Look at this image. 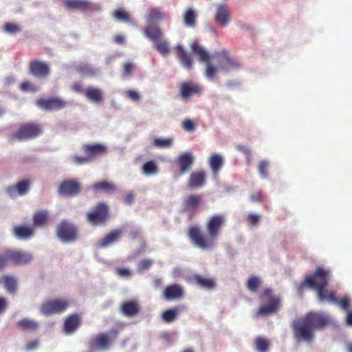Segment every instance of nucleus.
<instances>
[{"label":"nucleus","instance_id":"f257e3e1","mask_svg":"<svg viewBox=\"0 0 352 352\" xmlns=\"http://www.w3.org/2000/svg\"><path fill=\"white\" fill-rule=\"evenodd\" d=\"M332 324L331 317L323 311H309L295 321L292 325L294 336L296 340L311 342L314 331L323 330Z\"/></svg>","mask_w":352,"mask_h":352},{"label":"nucleus","instance_id":"f03ea898","mask_svg":"<svg viewBox=\"0 0 352 352\" xmlns=\"http://www.w3.org/2000/svg\"><path fill=\"white\" fill-rule=\"evenodd\" d=\"M225 223L226 217L224 214H213L209 217L206 223L207 234H204L199 227L193 226L189 228L188 236L192 243L199 248L201 250L211 248L214 247V241L219 236Z\"/></svg>","mask_w":352,"mask_h":352},{"label":"nucleus","instance_id":"7ed1b4c3","mask_svg":"<svg viewBox=\"0 0 352 352\" xmlns=\"http://www.w3.org/2000/svg\"><path fill=\"white\" fill-rule=\"evenodd\" d=\"M259 298L262 304L255 313L256 317L270 316L278 311L280 298L274 294L271 289H265L259 296Z\"/></svg>","mask_w":352,"mask_h":352},{"label":"nucleus","instance_id":"20e7f679","mask_svg":"<svg viewBox=\"0 0 352 352\" xmlns=\"http://www.w3.org/2000/svg\"><path fill=\"white\" fill-rule=\"evenodd\" d=\"M43 131L41 124L33 122L23 123L20 124L18 129L10 135L9 140L11 142L32 140L40 136Z\"/></svg>","mask_w":352,"mask_h":352},{"label":"nucleus","instance_id":"39448f33","mask_svg":"<svg viewBox=\"0 0 352 352\" xmlns=\"http://www.w3.org/2000/svg\"><path fill=\"white\" fill-rule=\"evenodd\" d=\"M71 305V301L65 298H55L44 301L40 307L42 314L46 316L60 314L65 311Z\"/></svg>","mask_w":352,"mask_h":352},{"label":"nucleus","instance_id":"423d86ee","mask_svg":"<svg viewBox=\"0 0 352 352\" xmlns=\"http://www.w3.org/2000/svg\"><path fill=\"white\" fill-rule=\"evenodd\" d=\"M329 279V271L322 267H317L314 273L305 277L303 285L311 289H319L326 287Z\"/></svg>","mask_w":352,"mask_h":352},{"label":"nucleus","instance_id":"0eeeda50","mask_svg":"<svg viewBox=\"0 0 352 352\" xmlns=\"http://www.w3.org/2000/svg\"><path fill=\"white\" fill-rule=\"evenodd\" d=\"M191 50L198 56L200 62L206 63L205 75L208 79L212 80L217 73L218 68L210 63L211 57L208 52L201 46L197 41H194L192 43Z\"/></svg>","mask_w":352,"mask_h":352},{"label":"nucleus","instance_id":"6e6552de","mask_svg":"<svg viewBox=\"0 0 352 352\" xmlns=\"http://www.w3.org/2000/svg\"><path fill=\"white\" fill-rule=\"evenodd\" d=\"M109 217V208L104 203L97 204L91 211L87 213V219L93 226L104 224Z\"/></svg>","mask_w":352,"mask_h":352},{"label":"nucleus","instance_id":"1a4fd4ad","mask_svg":"<svg viewBox=\"0 0 352 352\" xmlns=\"http://www.w3.org/2000/svg\"><path fill=\"white\" fill-rule=\"evenodd\" d=\"M56 234L58 238L64 242L74 241L78 236L76 227L66 221H63L58 225Z\"/></svg>","mask_w":352,"mask_h":352},{"label":"nucleus","instance_id":"9d476101","mask_svg":"<svg viewBox=\"0 0 352 352\" xmlns=\"http://www.w3.org/2000/svg\"><path fill=\"white\" fill-rule=\"evenodd\" d=\"M214 56L217 58L219 63V69L228 72L232 69L239 68L240 63L229 55V52L224 50L216 52Z\"/></svg>","mask_w":352,"mask_h":352},{"label":"nucleus","instance_id":"9b49d317","mask_svg":"<svg viewBox=\"0 0 352 352\" xmlns=\"http://www.w3.org/2000/svg\"><path fill=\"white\" fill-rule=\"evenodd\" d=\"M81 185L76 179H67L62 182L58 188L59 195L64 197H73L79 194Z\"/></svg>","mask_w":352,"mask_h":352},{"label":"nucleus","instance_id":"f8f14e48","mask_svg":"<svg viewBox=\"0 0 352 352\" xmlns=\"http://www.w3.org/2000/svg\"><path fill=\"white\" fill-rule=\"evenodd\" d=\"M36 105L45 111H58L65 108L67 102L58 97L49 99H38L36 102Z\"/></svg>","mask_w":352,"mask_h":352},{"label":"nucleus","instance_id":"ddd939ff","mask_svg":"<svg viewBox=\"0 0 352 352\" xmlns=\"http://www.w3.org/2000/svg\"><path fill=\"white\" fill-rule=\"evenodd\" d=\"M7 256L8 263L11 262L16 265H26L32 259V256L30 253L16 249H8Z\"/></svg>","mask_w":352,"mask_h":352},{"label":"nucleus","instance_id":"4468645a","mask_svg":"<svg viewBox=\"0 0 352 352\" xmlns=\"http://www.w3.org/2000/svg\"><path fill=\"white\" fill-rule=\"evenodd\" d=\"M201 87L192 82H183L179 85V96L184 100H188L194 95L201 93Z\"/></svg>","mask_w":352,"mask_h":352},{"label":"nucleus","instance_id":"2eb2a0df","mask_svg":"<svg viewBox=\"0 0 352 352\" xmlns=\"http://www.w3.org/2000/svg\"><path fill=\"white\" fill-rule=\"evenodd\" d=\"M30 73L36 78H45L50 73L49 65L41 60H33L29 64Z\"/></svg>","mask_w":352,"mask_h":352},{"label":"nucleus","instance_id":"dca6fc26","mask_svg":"<svg viewBox=\"0 0 352 352\" xmlns=\"http://www.w3.org/2000/svg\"><path fill=\"white\" fill-rule=\"evenodd\" d=\"M65 7L68 10H79L81 12L95 10L92 3L87 0H62Z\"/></svg>","mask_w":352,"mask_h":352},{"label":"nucleus","instance_id":"f3484780","mask_svg":"<svg viewBox=\"0 0 352 352\" xmlns=\"http://www.w3.org/2000/svg\"><path fill=\"white\" fill-rule=\"evenodd\" d=\"M30 181L23 179L16 183L15 185L7 187L6 192L11 197L25 195L30 190Z\"/></svg>","mask_w":352,"mask_h":352},{"label":"nucleus","instance_id":"a211bd4d","mask_svg":"<svg viewBox=\"0 0 352 352\" xmlns=\"http://www.w3.org/2000/svg\"><path fill=\"white\" fill-rule=\"evenodd\" d=\"M207 175L204 170H198L192 172L188 182V186L190 189H198L205 186Z\"/></svg>","mask_w":352,"mask_h":352},{"label":"nucleus","instance_id":"6ab92c4d","mask_svg":"<svg viewBox=\"0 0 352 352\" xmlns=\"http://www.w3.org/2000/svg\"><path fill=\"white\" fill-rule=\"evenodd\" d=\"M176 163L179 166V174L184 175L191 169L194 163V157L191 153H183L179 155Z\"/></svg>","mask_w":352,"mask_h":352},{"label":"nucleus","instance_id":"aec40b11","mask_svg":"<svg viewBox=\"0 0 352 352\" xmlns=\"http://www.w3.org/2000/svg\"><path fill=\"white\" fill-rule=\"evenodd\" d=\"M120 309L124 316L131 318L140 312L141 307L137 300H130L123 302Z\"/></svg>","mask_w":352,"mask_h":352},{"label":"nucleus","instance_id":"412c9836","mask_svg":"<svg viewBox=\"0 0 352 352\" xmlns=\"http://www.w3.org/2000/svg\"><path fill=\"white\" fill-rule=\"evenodd\" d=\"M188 281L208 290L213 289L216 286L215 280L213 278H207L199 274H193L190 276Z\"/></svg>","mask_w":352,"mask_h":352},{"label":"nucleus","instance_id":"4be33fe9","mask_svg":"<svg viewBox=\"0 0 352 352\" xmlns=\"http://www.w3.org/2000/svg\"><path fill=\"white\" fill-rule=\"evenodd\" d=\"M215 21L221 26L227 25L230 19L229 7L226 4H220L217 7L214 16Z\"/></svg>","mask_w":352,"mask_h":352},{"label":"nucleus","instance_id":"5701e85b","mask_svg":"<svg viewBox=\"0 0 352 352\" xmlns=\"http://www.w3.org/2000/svg\"><path fill=\"white\" fill-rule=\"evenodd\" d=\"M81 324V318L79 314H73L69 315L64 322V331L67 333L76 331Z\"/></svg>","mask_w":352,"mask_h":352},{"label":"nucleus","instance_id":"b1692460","mask_svg":"<svg viewBox=\"0 0 352 352\" xmlns=\"http://www.w3.org/2000/svg\"><path fill=\"white\" fill-rule=\"evenodd\" d=\"M163 294L164 298L168 300L181 298L184 296L182 287L178 284H173L167 286Z\"/></svg>","mask_w":352,"mask_h":352},{"label":"nucleus","instance_id":"393cba45","mask_svg":"<svg viewBox=\"0 0 352 352\" xmlns=\"http://www.w3.org/2000/svg\"><path fill=\"white\" fill-rule=\"evenodd\" d=\"M123 233L121 229H116L111 230L104 237H103L98 243V247L101 248H106L117 241Z\"/></svg>","mask_w":352,"mask_h":352},{"label":"nucleus","instance_id":"a878e982","mask_svg":"<svg viewBox=\"0 0 352 352\" xmlns=\"http://www.w3.org/2000/svg\"><path fill=\"white\" fill-rule=\"evenodd\" d=\"M82 149L90 160L95 156L104 154L107 151L106 147L101 144H85L82 146Z\"/></svg>","mask_w":352,"mask_h":352},{"label":"nucleus","instance_id":"bb28decb","mask_svg":"<svg viewBox=\"0 0 352 352\" xmlns=\"http://www.w3.org/2000/svg\"><path fill=\"white\" fill-rule=\"evenodd\" d=\"M177 58L182 65L188 70L192 67V58L190 54L187 53L181 45L175 47Z\"/></svg>","mask_w":352,"mask_h":352},{"label":"nucleus","instance_id":"cd10ccee","mask_svg":"<svg viewBox=\"0 0 352 352\" xmlns=\"http://www.w3.org/2000/svg\"><path fill=\"white\" fill-rule=\"evenodd\" d=\"M3 285L8 293L14 295L17 291V280L14 276L3 275L0 276V285Z\"/></svg>","mask_w":352,"mask_h":352},{"label":"nucleus","instance_id":"c85d7f7f","mask_svg":"<svg viewBox=\"0 0 352 352\" xmlns=\"http://www.w3.org/2000/svg\"><path fill=\"white\" fill-rule=\"evenodd\" d=\"M317 296L320 302L327 301L331 303H337L338 298L336 296V293L333 291H329L326 287H322L316 290Z\"/></svg>","mask_w":352,"mask_h":352},{"label":"nucleus","instance_id":"c756f323","mask_svg":"<svg viewBox=\"0 0 352 352\" xmlns=\"http://www.w3.org/2000/svg\"><path fill=\"white\" fill-rule=\"evenodd\" d=\"M203 202V197L199 194H192L185 198L184 205L186 210H195Z\"/></svg>","mask_w":352,"mask_h":352},{"label":"nucleus","instance_id":"7c9ffc66","mask_svg":"<svg viewBox=\"0 0 352 352\" xmlns=\"http://www.w3.org/2000/svg\"><path fill=\"white\" fill-rule=\"evenodd\" d=\"M144 34L151 41L156 43L163 36V32L158 25H149L144 28Z\"/></svg>","mask_w":352,"mask_h":352},{"label":"nucleus","instance_id":"2f4dec72","mask_svg":"<svg viewBox=\"0 0 352 352\" xmlns=\"http://www.w3.org/2000/svg\"><path fill=\"white\" fill-rule=\"evenodd\" d=\"M85 96L95 103H101L104 99L102 90L97 87H88L85 91Z\"/></svg>","mask_w":352,"mask_h":352},{"label":"nucleus","instance_id":"473e14b6","mask_svg":"<svg viewBox=\"0 0 352 352\" xmlns=\"http://www.w3.org/2000/svg\"><path fill=\"white\" fill-rule=\"evenodd\" d=\"M33 228L26 226H17L14 228V235L21 239H27L33 235Z\"/></svg>","mask_w":352,"mask_h":352},{"label":"nucleus","instance_id":"72a5a7b5","mask_svg":"<svg viewBox=\"0 0 352 352\" xmlns=\"http://www.w3.org/2000/svg\"><path fill=\"white\" fill-rule=\"evenodd\" d=\"M223 164V159L221 155L213 153L209 159V165L212 172L217 174L222 168Z\"/></svg>","mask_w":352,"mask_h":352},{"label":"nucleus","instance_id":"f704fd0d","mask_svg":"<svg viewBox=\"0 0 352 352\" xmlns=\"http://www.w3.org/2000/svg\"><path fill=\"white\" fill-rule=\"evenodd\" d=\"M166 17V14L160 8H151L148 10V15L146 16V21L151 24L156 21L164 19Z\"/></svg>","mask_w":352,"mask_h":352},{"label":"nucleus","instance_id":"c9c22d12","mask_svg":"<svg viewBox=\"0 0 352 352\" xmlns=\"http://www.w3.org/2000/svg\"><path fill=\"white\" fill-rule=\"evenodd\" d=\"M17 326L24 331H35L38 329L39 324L36 320L23 318L18 322Z\"/></svg>","mask_w":352,"mask_h":352},{"label":"nucleus","instance_id":"e433bc0d","mask_svg":"<svg viewBox=\"0 0 352 352\" xmlns=\"http://www.w3.org/2000/svg\"><path fill=\"white\" fill-rule=\"evenodd\" d=\"M109 344V338L105 333H100L97 335L92 342L91 346H96L100 349H105L108 347Z\"/></svg>","mask_w":352,"mask_h":352},{"label":"nucleus","instance_id":"4c0bfd02","mask_svg":"<svg viewBox=\"0 0 352 352\" xmlns=\"http://www.w3.org/2000/svg\"><path fill=\"white\" fill-rule=\"evenodd\" d=\"M112 16L118 21L129 23H132L130 14L123 8H118L115 10L112 13Z\"/></svg>","mask_w":352,"mask_h":352},{"label":"nucleus","instance_id":"58836bf2","mask_svg":"<svg viewBox=\"0 0 352 352\" xmlns=\"http://www.w3.org/2000/svg\"><path fill=\"white\" fill-rule=\"evenodd\" d=\"M48 219L47 210H40L34 213L33 216V224L34 227L43 226Z\"/></svg>","mask_w":352,"mask_h":352},{"label":"nucleus","instance_id":"ea45409f","mask_svg":"<svg viewBox=\"0 0 352 352\" xmlns=\"http://www.w3.org/2000/svg\"><path fill=\"white\" fill-rule=\"evenodd\" d=\"M262 283L263 281L259 277L252 275L249 277V278L247 280L246 287L248 290L255 293L258 292Z\"/></svg>","mask_w":352,"mask_h":352},{"label":"nucleus","instance_id":"a19ab883","mask_svg":"<svg viewBox=\"0 0 352 352\" xmlns=\"http://www.w3.org/2000/svg\"><path fill=\"white\" fill-rule=\"evenodd\" d=\"M197 14L192 8H188L184 14V24L187 27L194 28L196 25Z\"/></svg>","mask_w":352,"mask_h":352},{"label":"nucleus","instance_id":"79ce46f5","mask_svg":"<svg viewBox=\"0 0 352 352\" xmlns=\"http://www.w3.org/2000/svg\"><path fill=\"white\" fill-rule=\"evenodd\" d=\"M179 311L180 309L177 306L166 309L162 313V318L164 322L170 323L175 320Z\"/></svg>","mask_w":352,"mask_h":352},{"label":"nucleus","instance_id":"37998d69","mask_svg":"<svg viewBox=\"0 0 352 352\" xmlns=\"http://www.w3.org/2000/svg\"><path fill=\"white\" fill-rule=\"evenodd\" d=\"M93 188L96 191L111 192L116 190V186L112 183H109L106 181H102L94 184Z\"/></svg>","mask_w":352,"mask_h":352},{"label":"nucleus","instance_id":"c03bdc74","mask_svg":"<svg viewBox=\"0 0 352 352\" xmlns=\"http://www.w3.org/2000/svg\"><path fill=\"white\" fill-rule=\"evenodd\" d=\"M254 344L258 352H267L270 344L268 340L262 337H257L254 340Z\"/></svg>","mask_w":352,"mask_h":352},{"label":"nucleus","instance_id":"a18cd8bd","mask_svg":"<svg viewBox=\"0 0 352 352\" xmlns=\"http://www.w3.org/2000/svg\"><path fill=\"white\" fill-rule=\"evenodd\" d=\"M142 170L144 174L151 175L157 173L158 168L153 161H148L143 165Z\"/></svg>","mask_w":352,"mask_h":352},{"label":"nucleus","instance_id":"49530a36","mask_svg":"<svg viewBox=\"0 0 352 352\" xmlns=\"http://www.w3.org/2000/svg\"><path fill=\"white\" fill-rule=\"evenodd\" d=\"M269 167L270 163L267 160H262L259 162L258 166V170L261 177L263 179H267L269 176Z\"/></svg>","mask_w":352,"mask_h":352},{"label":"nucleus","instance_id":"de8ad7c7","mask_svg":"<svg viewBox=\"0 0 352 352\" xmlns=\"http://www.w3.org/2000/svg\"><path fill=\"white\" fill-rule=\"evenodd\" d=\"M155 47L162 55H167L170 52L169 44L166 41H157Z\"/></svg>","mask_w":352,"mask_h":352},{"label":"nucleus","instance_id":"09e8293b","mask_svg":"<svg viewBox=\"0 0 352 352\" xmlns=\"http://www.w3.org/2000/svg\"><path fill=\"white\" fill-rule=\"evenodd\" d=\"M173 142V138H156L153 142V145L158 148H168L172 145Z\"/></svg>","mask_w":352,"mask_h":352},{"label":"nucleus","instance_id":"8fccbe9b","mask_svg":"<svg viewBox=\"0 0 352 352\" xmlns=\"http://www.w3.org/2000/svg\"><path fill=\"white\" fill-rule=\"evenodd\" d=\"M4 31L10 34H15L21 30V27L14 23H6L3 27Z\"/></svg>","mask_w":352,"mask_h":352},{"label":"nucleus","instance_id":"3c124183","mask_svg":"<svg viewBox=\"0 0 352 352\" xmlns=\"http://www.w3.org/2000/svg\"><path fill=\"white\" fill-rule=\"evenodd\" d=\"M236 148L239 151L243 153L245 155L248 164H250L251 161H252V156H251V151H250V149L248 147H247L246 146L243 145V144H238V145H236Z\"/></svg>","mask_w":352,"mask_h":352},{"label":"nucleus","instance_id":"603ef678","mask_svg":"<svg viewBox=\"0 0 352 352\" xmlns=\"http://www.w3.org/2000/svg\"><path fill=\"white\" fill-rule=\"evenodd\" d=\"M153 261L150 259H143L138 263V270L139 272H143L148 270L152 265Z\"/></svg>","mask_w":352,"mask_h":352},{"label":"nucleus","instance_id":"864d4df0","mask_svg":"<svg viewBox=\"0 0 352 352\" xmlns=\"http://www.w3.org/2000/svg\"><path fill=\"white\" fill-rule=\"evenodd\" d=\"M8 265V259L7 256V250L2 254L0 253V270H3Z\"/></svg>","mask_w":352,"mask_h":352},{"label":"nucleus","instance_id":"5fc2aeb1","mask_svg":"<svg viewBox=\"0 0 352 352\" xmlns=\"http://www.w3.org/2000/svg\"><path fill=\"white\" fill-rule=\"evenodd\" d=\"M20 89L23 91H35L36 90V88L34 87L33 84L31 83L30 82L25 81V82H23L20 85Z\"/></svg>","mask_w":352,"mask_h":352},{"label":"nucleus","instance_id":"6e6d98bb","mask_svg":"<svg viewBox=\"0 0 352 352\" xmlns=\"http://www.w3.org/2000/svg\"><path fill=\"white\" fill-rule=\"evenodd\" d=\"M349 303V298L348 296H344L339 300L338 299V302L336 304L339 305L342 309L346 310L348 309Z\"/></svg>","mask_w":352,"mask_h":352},{"label":"nucleus","instance_id":"4d7b16f0","mask_svg":"<svg viewBox=\"0 0 352 352\" xmlns=\"http://www.w3.org/2000/svg\"><path fill=\"white\" fill-rule=\"evenodd\" d=\"M73 161L79 165L87 164L91 162L90 158L86 155L85 157L75 155L72 157Z\"/></svg>","mask_w":352,"mask_h":352},{"label":"nucleus","instance_id":"13d9d810","mask_svg":"<svg viewBox=\"0 0 352 352\" xmlns=\"http://www.w3.org/2000/svg\"><path fill=\"white\" fill-rule=\"evenodd\" d=\"M182 126L187 131H192L195 129L194 122L190 119H186L182 123Z\"/></svg>","mask_w":352,"mask_h":352},{"label":"nucleus","instance_id":"bf43d9fd","mask_svg":"<svg viewBox=\"0 0 352 352\" xmlns=\"http://www.w3.org/2000/svg\"><path fill=\"white\" fill-rule=\"evenodd\" d=\"M260 220V216L255 214H249L247 217V221L251 226H256Z\"/></svg>","mask_w":352,"mask_h":352},{"label":"nucleus","instance_id":"052dcab7","mask_svg":"<svg viewBox=\"0 0 352 352\" xmlns=\"http://www.w3.org/2000/svg\"><path fill=\"white\" fill-rule=\"evenodd\" d=\"M116 272L118 275L122 277H129L131 275V272L128 268L118 267Z\"/></svg>","mask_w":352,"mask_h":352},{"label":"nucleus","instance_id":"680f3d73","mask_svg":"<svg viewBox=\"0 0 352 352\" xmlns=\"http://www.w3.org/2000/svg\"><path fill=\"white\" fill-rule=\"evenodd\" d=\"M39 346V341L38 340H34L28 342L25 345V351H31L36 349Z\"/></svg>","mask_w":352,"mask_h":352},{"label":"nucleus","instance_id":"e2e57ef3","mask_svg":"<svg viewBox=\"0 0 352 352\" xmlns=\"http://www.w3.org/2000/svg\"><path fill=\"white\" fill-rule=\"evenodd\" d=\"M126 96L134 101H139L140 99L139 94L134 90L126 91Z\"/></svg>","mask_w":352,"mask_h":352},{"label":"nucleus","instance_id":"0e129e2a","mask_svg":"<svg viewBox=\"0 0 352 352\" xmlns=\"http://www.w3.org/2000/svg\"><path fill=\"white\" fill-rule=\"evenodd\" d=\"M133 65L131 63H126L124 64V75L129 76L132 73Z\"/></svg>","mask_w":352,"mask_h":352},{"label":"nucleus","instance_id":"69168bd1","mask_svg":"<svg viewBox=\"0 0 352 352\" xmlns=\"http://www.w3.org/2000/svg\"><path fill=\"white\" fill-rule=\"evenodd\" d=\"M8 302L6 298L0 296V314L3 313L8 308Z\"/></svg>","mask_w":352,"mask_h":352},{"label":"nucleus","instance_id":"338daca9","mask_svg":"<svg viewBox=\"0 0 352 352\" xmlns=\"http://www.w3.org/2000/svg\"><path fill=\"white\" fill-rule=\"evenodd\" d=\"M261 192L260 191L254 192L250 196V200L253 202L261 201Z\"/></svg>","mask_w":352,"mask_h":352},{"label":"nucleus","instance_id":"774afa93","mask_svg":"<svg viewBox=\"0 0 352 352\" xmlns=\"http://www.w3.org/2000/svg\"><path fill=\"white\" fill-rule=\"evenodd\" d=\"M134 199H135V196L133 193H128L124 197V201L125 204H126L128 205H131L133 202Z\"/></svg>","mask_w":352,"mask_h":352}]
</instances>
